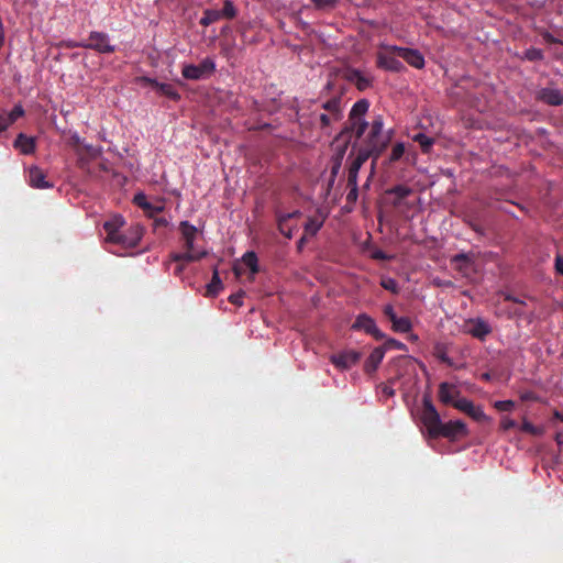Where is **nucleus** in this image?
I'll return each instance as SVG.
<instances>
[{
    "mask_svg": "<svg viewBox=\"0 0 563 563\" xmlns=\"http://www.w3.org/2000/svg\"><path fill=\"white\" fill-rule=\"evenodd\" d=\"M384 121L382 115H377L373 119L369 124V132L362 140L361 144L357 146L355 142L353 144V150L357 147L360 151H365L371 153L372 157V169L375 168L376 161L379 158L382 153L387 148L390 137L383 133Z\"/></svg>",
    "mask_w": 563,
    "mask_h": 563,
    "instance_id": "f257e3e1",
    "label": "nucleus"
},
{
    "mask_svg": "<svg viewBox=\"0 0 563 563\" xmlns=\"http://www.w3.org/2000/svg\"><path fill=\"white\" fill-rule=\"evenodd\" d=\"M321 108L323 112L318 114L320 129L325 130L333 123L339 122L343 118L342 100L340 97H333L322 102Z\"/></svg>",
    "mask_w": 563,
    "mask_h": 563,
    "instance_id": "f03ea898",
    "label": "nucleus"
},
{
    "mask_svg": "<svg viewBox=\"0 0 563 563\" xmlns=\"http://www.w3.org/2000/svg\"><path fill=\"white\" fill-rule=\"evenodd\" d=\"M421 421L431 438L439 437V430L442 426V421L440 413L428 396L423 397L422 400Z\"/></svg>",
    "mask_w": 563,
    "mask_h": 563,
    "instance_id": "7ed1b4c3",
    "label": "nucleus"
},
{
    "mask_svg": "<svg viewBox=\"0 0 563 563\" xmlns=\"http://www.w3.org/2000/svg\"><path fill=\"white\" fill-rule=\"evenodd\" d=\"M216 70L214 60L210 57L201 60L200 64H186L183 66L181 75L188 80H200L211 76Z\"/></svg>",
    "mask_w": 563,
    "mask_h": 563,
    "instance_id": "20e7f679",
    "label": "nucleus"
},
{
    "mask_svg": "<svg viewBox=\"0 0 563 563\" xmlns=\"http://www.w3.org/2000/svg\"><path fill=\"white\" fill-rule=\"evenodd\" d=\"M82 48L93 49L100 54H111L115 51V46L110 43V37L104 32H90L87 41L77 44Z\"/></svg>",
    "mask_w": 563,
    "mask_h": 563,
    "instance_id": "39448f33",
    "label": "nucleus"
},
{
    "mask_svg": "<svg viewBox=\"0 0 563 563\" xmlns=\"http://www.w3.org/2000/svg\"><path fill=\"white\" fill-rule=\"evenodd\" d=\"M365 119L361 117L353 118L351 114H349L347 121L345 122L344 128L341 130V132L336 135L334 142L338 143V152L339 155L342 157L344 153L346 152L349 145L352 142L353 139V129L357 126L360 123H365Z\"/></svg>",
    "mask_w": 563,
    "mask_h": 563,
    "instance_id": "423d86ee",
    "label": "nucleus"
},
{
    "mask_svg": "<svg viewBox=\"0 0 563 563\" xmlns=\"http://www.w3.org/2000/svg\"><path fill=\"white\" fill-rule=\"evenodd\" d=\"M382 48L395 53L398 57L417 69L424 67V57L418 49L396 45H383Z\"/></svg>",
    "mask_w": 563,
    "mask_h": 563,
    "instance_id": "0eeeda50",
    "label": "nucleus"
},
{
    "mask_svg": "<svg viewBox=\"0 0 563 563\" xmlns=\"http://www.w3.org/2000/svg\"><path fill=\"white\" fill-rule=\"evenodd\" d=\"M351 329L354 331H364L377 341L385 339V333L378 329L375 320L366 313H360L352 323Z\"/></svg>",
    "mask_w": 563,
    "mask_h": 563,
    "instance_id": "6e6552de",
    "label": "nucleus"
},
{
    "mask_svg": "<svg viewBox=\"0 0 563 563\" xmlns=\"http://www.w3.org/2000/svg\"><path fill=\"white\" fill-rule=\"evenodd\" d=\"M463 331L475 339L484 341L492 333V327L481 318H473L465 321Z\"/></svg>",
    "mask_w": 563,
    "mask_h": 563,
    "instance_id": "1a4fd4ad",
    "label": "nucleus"
},
{
    "mask_svg": "<svg viewBox=\"0 0 563 563\" xmlns=\"http://www.w3.org/2000/svg\"><path fill=\"white\" fill-rule=\"evenodd\" d=\"M385 52H378L376 55V66L380 69L400 73L405 69L404 64L397 58L395 53H390L387 49Z\"/></svg>",
    "mask_w": 563,
    "mask_h": 563,
    "instance_id": "9d476101",
    "label": "nucleus"
},
{
    "mask_svg": "<svg viewBox=\"0 0 563 563\" xmlns=\"http://www.w3.org/2000/svg\"><path fill=\"white\" fill-rule=\"evenodd\" d=\"M142 236L143 229L140 225H133L126 231L120 232L112 243L121 245L124 249H133L137 246Z\"/></svg>",
    "mask_w": 563,
    "mask_h": 563,
    "instance_id": "9b49d317",
    "label": "nucleus"
},
{
    "mask_svg": "<svg viewBox=\"0 0 563 563\" xmlns=\"http://www.w3.org/2000/svg\"><path fill=\"white\" fill-rule=\"evenodd\" d=\"M342 77L346 81L355 85L356 89L360 91H365L373 85V77L364 75L361 70L356 68H345L342 71Z\"/></svg>",
    "mask_w": 563,
    "mask_h": 563,
    "instance_id": "f8f14e48",
    "label": "nucleus"
},
{
    "mask_svg": "<svg viewBox=\"0 0 563 563\" xmlns=\"http://www.w3.org/2000/svg\"><path fill=\"white\" fill-rule=\"evenodd\" d=\"M454 408L465 412L468 417H471L475 421L481 422V421L487 420V416L485 415L483 409L481 407L474 406V404L471 400H468L467 398H459L454 402Z\"/></svg>",
    "mask_w": 563,
    "mask_h": 563,
    "instance_id": "ddd939ff",
    "label": "nucleus"
},
{
    "mask_svg": "<svg viewBox=\"0 0 563 563\" xmlns=\"http://www.w3.org/2000/svg\"><path fill=\"white\" fill-rule=\"evenodd\" d=\"M361 358V353L349 350L331 356V363L341 369H347L355 365Z\"/></svg>",
    "mask_w": 563,
    "mask_h": 563,
    "instance_id": "4468645a",
    "label": "nucleus"
},
{
    "mask_svg": "<svg viewBox=\"0 0 563 563\" xmlns=\"http://www.w3.org/2000/svg\"><path fill=\"white\" fill-rule=\"evenodd\" d=\"M467 428L466 424L461 420H451L446 423L442 422V426L439 430V437L455 439L460 435H466Z\"/></svg>",
    "mask_w": 563,
    "mask_h": 563,
    "instance_id": "2eb2a0df",
    "label": "nucleus"
},
{
    "mask_svg": "<svg viewBox=\"0 0 563 563\" xmlns=\"http://www.w3.org/2000/svg\"><path fill=\"white\" fill-rule=\"evenodd\" d=\"M179 230L184 242V249L191 252H200L194 244L198 236V229L188 221H181L179 223Z\"/></svg>",
    "mask_w": 563,
    "mask_h": 563,
    "instance_id": "dca6fc26",
    "label": "nucleus"
},
{
    "mask_svg": "<svg viewBox=\"0 0 563 563\" xmlns=\"http://www.w3.org/2000/svg\"><path fill=\"white\" fill-rule=\"evenodd\" d=\"M537 99L548 106L558 107L563 104V91L553 87L541 88L537 92Z\"/></svg>",
    "mask_w": 563,
    "mask_h": 563,
    "instance_id": "f3484780",
    "label": "nucleus"
},
{
    "mask_svg": "<svg viewBox=\"0 0 563 563\" xmlns=\"http://www.w3.org/2000/svg\"><path fill=\"white\" fill-rule=\"evenodd\" d=\"M371 157V153L357 150L356 156L349 166L347 183L357 181V176L363 164Z\"/></svg>",
    "mask_w": 563,
    "mask_h": 563,
    "instance_id": "a211bd4d",
    "label": "nucleus"
},
{
    "mask_svg": "<svg viewBox=\"0 0 563 563\" xmlns=\"http://www.w3.org/2000/svg\"><path fill=\"white\" fill-rule=\"evenodd\" d=\"M29 184L31 187L37 189H46L53 187V184L46 180L45 173L37 166H32L29 169Z\"/></svg>",
    "mask_w": 563,
    "mask_h": 563,
    "instance_id": "6ab92c4d",
    "label": "nucleus"
},
{
    "mask_svg": "<svg viewBox=\"0 0 563 563\" xmlns=\"http://www.w3.org/2000/svg\"><path fill=\"white\" fill-rule=\"evenodd\" d=\"M460 390L456 386L449 383H441L439 386V399L445 405H452L459 399Z\"/></svg>",
    "mask_w": 563,
    "mask_h": 563,
    "instance_id": "aec40b11",
    "label": "nucleus"
},
{
    "mask_svg": "<svg viewBox=\"0 0 563 563\" xmlns=\"http://www.w3.org/2000/svg\"><path fill=\"white\" fill-rule=\"evenodd\" d=\"M133 202L151 218L164 210L163 205H152L148 202L147 197L143 192L136 194L133 198Z\"/></svg>",
    "mask_w": 563,
    "mask_h": 563,
    "instance_id": "412c9836",
    "label": "nucleus"
},
{
    "mask_svg": "<svg viewBox=\"0 0 563 563\" xmlns=\"http://www.w3.org/2000/svg\"><path fill=\"white\" fill-rule=\"evenodd\" d=\"M13 146L23 155L33 154L36 147L35 139L27 136L24 133H20L13 142Z\"/></svg>",
    "mask_w": 563,
    "mask_h": 563,
    "instance_id": "4be33fe9",
    "label": "nucleus"
},
{
    "mask_svg": "<svg viewBox=\"0 0 563 563\" xmlns=\"http://www.w3.org/2000/svg\"><path fill=\"white\" fill-rule=\"evenodd\" d=\"M124 220L122 217L117 216L109 221L103 223V229L107 233L106 242L112 243L114 239L120 234V229L123 227Z\"/></svg>",
    "mask_w": 563,
    "mask_h": 563,
    "instance_id": "5701e85b",
    "label": "nucleus"
},
{
    "mask_svg": "<svg viewBox=\"0 0 563 563\" xmlns=\"http://www.w3.org/2000/svg\"><path fill=\"white\" fill-rule=\"evenodd\" d=\"M384 356H385V347H382V346L375 347L371 352L367 360L365 361V365H364L365 372L368 374L374 373L378 368Z\"/></svg>",
    "mask_w": 563,
    "mask_h": 563,
    "instance_id": "b1692460",
    "label": "nucleus"
},
{
    "mask_svg": "<svg viewBox=\"0 0 563 563\" xmlns=\"http://www.w3.org/2000/svg\"><path fill=\"white\" fill-rule=\"evenodd\" d=\"M205 256H207V252L201 250V252H191V251H187L185 253H173L170 255L172 260L174 262H177V263H180V262H185V263H190V262H197L201 258H203Z\"/></svg>",
    "mask_w": 563,
    "mask_h": 563,
    "instance_id": "393cba45",
    "label": "nucleus"
},
{
    "mask_svg": "<svg viewBox=\"0 0 563 563\" xmlns=\"http://www.w3.org/2000/svg\"><path fill=\"white\" fill-rule=\"evenodd\" d=\"M222 288H223L222 280L219 276V272H218L217 267H214L213 272H212V278H211L210 283L207 285L205 296L217 297L219 295V292L222 290Z\"/></svg>",
    "mask_w": 563,
    "mask_h": 563,
    "instance_id": "a878e982",
    "label": "nucleus"
},
{
    "mask_svg": "<svg viewBox=\"0 0 563 563\" xmlns=\"http://www.w3.org/2000/svg\"><path fill=\"white\" fill-rule=\"evenodd\" d=\"M387 195H394L396 197L394 205H400L401 200L407 198L412 194V189L405 185H396L386 190Z\"/></svg>",
    "mask_w": 563,
    "mask_h": 563,
    "instance_id": "bb28decb",
    "label": "nucleus"
},
{
    "mask_svg": "<svg viewBox=\"0 0 563 563\" xmlns=\"http://www.w3.org/2000/svg\"><path fill=\"white\" fill-rule=\"evenodd\" d=\"M412 323L408 317H397L391 322V329L395 332L407 333L411 330Z\"/></svg>",
    "mask_w": 563,
    "mask_h": 563,
    "instance_id": "cd10ccee",
    "label": "nucleus"
},
{
    "mask_svg": "<svg viewBox=\"0 0 563 563\" xmlns=\"http://www.w3.org/2000/svg\"><path fill=\"white\" fill-rule=\"evenodd\" d=\"M412 140L420 145V148L424 154L430 153L434 144V139L426 135L424 133H417L413 135Z\"/></svg>",
    "mask_w": 563,
    "mask_h": 563,
    "instance_id": "c85d7f7f",
    "label": "nucleus"
},
{
    "mask_svg": "<svg viewBox=\"0 0 563 563\" xmlns=\"http://www.w3.org/2000/svg\"><path fill=\"white\" fill-rule=\"evenodd\" d=\"M368 108L369 102L366 99H361L353 104L349 114H351L353 118H364L365 113L368 111Z\"/></svg>",
    "mask_w": 563,
    "mask_h": 563,
    "instance_id": "c756f323",
    "label": "nucleus"
},
{
    "mask_svg": "<svg viewBox=\"0 0 563 563\" xmlns=\"http://www.w3.org/2000/svg\"><path fill=\"white\" fill-rule=\"evenodd\" d=\"M157 91H159L162 95L166 96L167 98L172 100H179L180 95L177 92L175 87L170 84H162L158 82V86H156Z\"/></svg>",
    "mask_w": 563,
    "mask_h": 563,
    "instance_id": "7c9ffc66",
    "label": "nucleus"
},
{
    "mask_svg": "<svg viewBox=\"0 0 563 563\" xmlns=\"http://www.w3.org/2000/svg\"><path fill=\"white\" fill-rule=\"evenodd\" d=\"M221 19L219 10L206 9L203 11L202 18L200 19V24L203 26H208Z\"/></svg>",
    "mask_w": 563,
    "mask_h": 563,
    "instance_id": "2f4dec72",
    "label": "nucleus"
},
{
    "mask_svg": "<svg viewBox=\"0 0 563 563\" xmlns=\"http://www.w3.org/2000/svg\"><path fill=\"white\" fill-rule=\"evenodd\" d=\"M243 263L250 268L253 274L258 272L257 255L253 251L246 252L242 257Z\"/></svg>",
    "mask_w": 563,
    "mask_h": 563,
    "instance_id": "473e14b6",
    "label": "nucleus"
},
{
    "mask_svg": "<svg viewBox=\"0 0 563 563\" xmlns=\"http://www.w3.org/2000/svg\"><path fill=\"white\" fill-rule=\"evenodd\" d=\"M219 13H220L221 19L224 18L228 20H232L236 16L238 10L231 0H224L223 8L221 11H219Z\"/></svg>",
    "mask_w": 563,
    "mask_h": 563,
    "instance_id": "72a5a7b5",
    "label": "nucleus"
},
{
    "mask_svg": "<svg viewBox=\"0 0 563 563\" xmlns=\"http://www.w3.org/2000/svg\"><path fill=\"white\" fill-rule=\"evenodd\" d=\"M323 220H318L316 218H309L305 224V232L311 236L316 235L318 231L322 228Z\"/></svg>",
    "mask_w": 563,
    "mask_h": 563,
    "instance_id": "f704fd0d",
    "label": "nucleus"
},
{
    "mask_svg": "<svg viewBox=\"0 0 563 563\" xmlns=\"http://www.w3.org/2000/svg\"><path fill=\"white\" fill-rule=\"evenodd\" d=\"M405 154V144L404 143H396L393 148H391V152L388 156V164H394L396 162H398Z\"/></svg>",
    "mask_w": 563,
    "mask_h": 563,
    "instance_id": "c9c22d12",
    "label": "nucleus"
},
{
    "mask_svg": "<svg viewBox=\"0 0 563 563\" xmlns=\"http://www.w3.org/2000/svg\"><path fill=\"white\" fill-rule=\"evenodd\" d=\"M520 429L521 431L529 433L531 435H542L544 432V429L542 427L533 426L526 419L522 421Z\"/></svg>",
    "mask_w": 563,
    "mask_h": 563,
    "instance_id": "e433bc0d",
    "label": "nucleus"
},
{
    "mask_svg": "<svg viewBox=\"0 0 563 563\" xmlns=\"http://www.w3.org/2000/svg\"><path fill=\"white\" fill-rule=\"evenodd\" d=\"M277 219V227H278V230L279 232L287 239H291L292 238V230H294V227L289 225L288 224V221L284 220V219H280V218H276Z\"/></svg>",
    "mask_w": 563,
    "mask_h": 563,
    "instance_id": "4c0bfd02",
    "label": "nucleus"
},
{
    "mask_svg": "<svg viewBox=\"0 0 563 563\" xmlns=\"http://www.w3.org/2000/svg\"><path fill=\"white\" fill-rule=\"evenodd\" d=\"M544 57L542 49L530 47L525 52V58L530 62H539Z\"/></svg>",
    "mask_w": 563,
    "mask_h": 563,
    "instance_id": "58836bf2",
    "label": "nucleus"
},
{
    "mask_svg": "<svg viewBox=\"0 0 563 563\" xmlns=\"http://www.w3.org/2000/svg\"><path fill=\"white\" fill-rule=\"evenodd\" d=\"M317 10H329L336 7L339 0H311Z\"/></svg>",
    "mask_w": 563,
    "mask_h": 563,
    "instance_id": "ea45409f",
    "label": "nucleus"
},
{
    "mask_svg": "<svg viewBox=\"0 0 563 563\" xmlns=\"http://www.w3.org/2000/svg\"><path fill=\"white\" fill-rule=\"evenodd\" d=\"M380 286L393 294L399 292L398 283L394 278H383L380 282Z\"/></svg>",
    "mask_w": 563,
    "mask_h": 563,
    "instance_id": "a19ab883",
    "label": "nucleus"
},
{
    "mask_svg": "<svg viewBox=\"0 0 563 563\" xmlns=\"http://www.w3.org/2000/svg\"><path fill=\"white\" fill-rule=\"evenodd\" d=\"M382 347H385V352L387 350H391V349L401 350V351L407 350L406 344L396 339H387L385 341V343L382 345Z\"/></svg>",
    "mask_w": 563,
    "mask_h": 563,
    "instance_id": "79ce46f5",
    "label": "nucleus"
},
{
    "mask_svg": "<svg viewBox=\"0 0 563 563\" xmlns=\"http://www.w3.org/2000/svg\"><path fill=\"white\" fill-rule=\"evenodd\" d=\"M5 115L9 119V123L13 124L19 118L24 115V110L22 106L18 104Z\"/></svg>",
    "mask_w": 563,
    "mask_h": 563,
    "instance_id": "37998d69",
    "label": "nucleus"
},
{
    "mask_svg": "<svg viewBox=\"0 0 563 563\" xmlns=\"http://www.w3.org/2000/svg\"><path fill=\"white\" fill-rule=\"evenodd\" d=\"M84 150L90 158H98L103 152L101 146H93L91 144H85Z\"/></svg>",
    "mask_w": 563,
    "mask_h": 563,
    "instance_id": "c03bdc74",
    "label": "nucleus"
},
{
    "mask_svg": "<svg viewBox=\"0 0 563 563\" xmlns=\"http://www.w3.org/2000/svg\"><path fill=\"white\" fill-rule=\"evenodd\" d=\"M349 192L346 195V200L349 202H355L358 196V188H357V181L347 183Z\"/></svg>",
    "mask_w": 563,
    "mask_h": 563,
    "instance_id": "a18cd8bd",
    "label": "nucleus"
},
{
    "mask_svg": "<svg viewBox=\"0 0 563 563\" xmlns=\"http://www.w3.org/2000/svg\"><path fill=\"white\" fill-rule=\"evenodd\" d=\"M494 406L499 411H510L515 408V402L512 400H499Z\"/></svg>",
    "mask_w": 563,
    "mask_h": 563,
    "instance_id": "49530a36",
    "label": "nucleus"
},
{
    "mask_svg": "<svg viewBox=\"0 0 563 563\" xmlns=\"http://www.w3.org/2000/svg\"><path fill=\"white\" fill-rule=\"evenodd\" d=\"M245 292L243 290H240L235 294H232L230 295L229 297V301L232 303V305H235V306H242L243 305V297H244Z\"/></svg>",
    "mask_w": 563,
    "mask_h": 563,
    "instance_id": "de8ad7c7",
    "label": "nucleus"
},
{
    "mask_svg": "<svg viewBox=\"0 0 563 563\" xmlns=\"http://www.w3.org/2000/svg\"><path fill=\"white\" fill-rule=\"evenodd\" d=\"M367 128L368 122L357 124V126L353 129V136H355L356 140L362 139Z\"/></svg>",
    "mask_w": 563,
    "mask_h": 563,
    "instance_id": "09e8293b",
    "label": "nucleus"
},
{
    "mask_svg": "<svg viewBox=\"0 0 563 563\" xmlns=\"http://www.w3.org/2000/svg\"><path fill=\"white\" fill-rule=\"evenodd\" d=\"M517 427V422L514 420V419H510L508 417H504L500 421V428L504 430V431H508L512 428H516Z\"/></svg>",
    "mask_w": 563,
    "mask_h": 563,
    "instance_id": "8fccbe9b",
    "label": "nucleus"
},
{
    "mask_svg": "<svg viewBox=\"0 0 563 563\" xmlns=\"http://www.w3.org/2000/svg\"><path fill=\"white\" fill-rule=\"evenodd\" d=\"M300 216H301V212L299 210H295V211L288 212V213L276 212V218H280L286 221H289L290 219H294V218H299Z\"/></svg>",
    "mask_w": 563,
    "mask_h": 563,
    "instance_id": "3c124183",
    "label": "nucleus"
},
{
    "mask_svg": "<svg viewBox=\"0 0 563 563\" xmlns=\"http://www.w3.org/2000/svg\"><path fill=\"white\" fill-rule=\"evenodd\" d=\"M384 314L390 322H393L398 317L391 305H386L384 307Z\"/></svg>",
    "mask_w": 563,
    "mask_h": 563,
    "instance_id": "603ef678",
    "label": "nucleus"
},
{
    "mask_svg": "<svg viewBox=\"0 0 563 563\" xmlns=\"http://www.w3.org/2000/svg\"><path fill=\"white\" fill-rule=\"evenodd\" d=\"M137 81L142 85L152 86L153 88H156V86H158V81L156 79H153V78H150L146 76L139 77Z\"/></svg>",
    "mask_w": 563,
    "mask_h": 563,
    "instance_id": "864d4df0",
    "label": "nucleus"
},
{
    "mask_svg": "<svg viewBox=\"0 0 563 563\" xmlns=\"http://www.w3.org/2000/svg\"><path fill=\"white\" fill-rule=\"evenodd\" d=\"M452 262H454V263H468L470 262V257L465 253H459V254L453 256Z\"/></svg>",
    "mask_w": 563,
    "mask_h": 563,
    "instance_id": "5fc2aeb1",
    "label": "nucleus"
},
{
    "mask_svg": "<svg viewBox=\"0 0 563 563\" xmlns=\"http://www.w3.org/2000/svg\"><path fill=\"white\" fill-rule=\"evenodd\" d=\"M154 228L155 229H158V228H166L168 225V221L163 218V217H159V218H154Z\"/></svg>",
    "mask_w": 563,
    "mask_h": 563,
    "instance_id": "6e6d98bb",
    "label": "nucleus"
},
{
    "mask_svg": "<svg viewBox=\"0 0 563 563\" xmlns=\"http://www.w3.org/2000/svg\"><path fill=\"white\" fill-rule=\"evenodd\" d=\"M11 124L5 114L0 115V132L5 131Z\"/></svg>",
    "mask_w": 563,
    "mask_h": 563,
    "instance_id": "4d7b16f0",
    "label": "nucleus"
},
{
    "mask_svg": "<svg viewBox=\"0 0 563 563\" xmlns=\"http://www.w3.org/2000/svg\"><path fill=\"white\" fill-rule=\"evenodd\" d=\"M555 269L563 276V257L561 255H556L555 257Z\"/></svg>",
    "mask_w": 563,
    "mask_h": 563,
    "instance_id": "13d9d810",
    "label": "nucleus"
},
{
    "mask_svg": "<svg viewBox=\"0 0 563 563\" xmlns=\"http://www.w3.org/2000/svg\"><path fill=\"white\" fill-rule=\"evenodd\" d=\"M505 300L506 301H511V302H515V303H519V305H526V302L520 299L519 297H516V296H512V295H505Z\"/></svg>",
    "mask_w": 563,
    "mask_h": 563,
    "instance_id": "bf43d9fd",
    "label": "nucleus"
},
{
    "mask_svg": "<svg viewBox=\"0 0 563 563\" xmlns=\"http://www.w3.org/2000/svg\"><path fill=\"white\" fill-rule=\"evenodd\" d=\"M373 258H375V260H382V261H385V260H387V258H388V256H387V255H386V253H385V252H383V251H376V252H374V254H373Z\"/></svg>",
    "mask_w": 563,
    "mask_h": 563,
    "instance_id": "052dcab7",
    "label": "nucleus"
},
{
    "mask_svg": "<svg viewBox=\"0 0 563 563\" xmlns=\"http://www.w3.org/2000/svg\"><path fill=\"white\" fill-rule=\"evenodd\" d=\"M306 242H307V239H306V236H305V235H303V236H301V238L297 241V251H298V252H301V251L303 250Z\"/></svg>",
    "mask_w": 563,
    "mask_h": 563,
    "instance_id": "680f3d73",
    "label": "nucleus"
},
{
    "mask_svg": "<svg viewBox=\"0 0 563 563\" xmlns=\"http://www.w3.org/2000/svg\"><path fill=\"white\" fill-rule=\"evenodd\" d=\"M544 40H545L548 43H551V44H553V43H558V40H556L553 35H551L550 33H547V34L544 35Z\"/></svg>",
    "mask_w": 563,
    "mask_h": 563,
    "instance_id": "e2e57ef3",
    "label": "nucleus"
},
{
    "mask_svg": "<svg viewBox=\"0 0 563 563\" xmlns=\"http://www.w3.org/2000/svg\"><path fill=\"white\" fill-rule=\"evenodd\" d=\"M383 393H384L385 395L389 396V397H390V396H394V394H395L394 389H393L391 387H389V386H385V387L383 388Z\"/></svg>",
    "mask_w": 563,
    "mask_h": 563,
    "instance_id": "0e129e2a",
    "label": "nucleus"
},
{
    "mask_svg": "<svg viewBox=\"0 0 563 563\" xmlns=\"http://www.w3.org/2000/svg\"><path fill=\"white\" fill-rule=\"evenodd\" d=\"M554 417L559 419L560 421H563V412L555 410Z\"/></svg>",
    "mask_w": 563,
    "mask_h": 563,
    "instance_id": "69168bd1",
    "label": "nucleus"
},
{
    "mask_svg": "<svg viewBox=\"0 0 563 563\" xmlns=\"http://www.w3.org/2000/svg\"><path fill=\"white\" fill-rule=\"evenodd\" d=\"M555 441H556V443H558L559 445H561V444L563 443V437H562V434H561V433H558V434L555 435Z\"/></svg>",
    "mask_w": 563,
    "mask_h": 563,
    "instance_id": "338daca9",
    "label": "nucleus"
},
{
    "mask_svg": "<svg viewBox=\"0 0 563 563\" xmlns=\"http://www.w3.org/2000/svg\"><path fill=\"white\" fill-rule=\"evenodd\" d=\"M183 269H184V266L183 265H179L177 266L176 271H175V274L176 275H180L183 273Z\"/></svg>",
    "mask_w": 563,
    "mask_h": 563,
    "instance_id": "774afa93",
    "label": "nucleus"
}]
</instances>
